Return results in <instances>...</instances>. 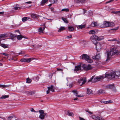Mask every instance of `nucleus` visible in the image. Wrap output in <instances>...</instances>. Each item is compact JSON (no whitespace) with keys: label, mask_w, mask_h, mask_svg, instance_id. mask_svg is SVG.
Segmentation results:
<instances>
[{"label":"nucleus","mask_w":120,"mask_h":120,"mask_svg":"<svg viewBox=\"0 0 120 120\" xmlns=\"http://www.w3.org/2000/svg\"><path fill=\"white\" fill-rule=\"evenodd\" d=\"M120 54V52L118 51L115 47H113L110 49V51H107L105 53V55L107 57L106 61L109 60L111 57L114 55Z\"/></svg>","instance_id":"f257e3e1"},{"label":"nucleus","mask_w":120,"mask_h":120,"mask_svg":"<svg viewBox=\"0 0 120 120\" xmlns=\"http://www.w3.org/2000/svg\"><path fill=\"white\" fill-rule=\"evenodd\" d=\"M105 77L110 79L117 78H120V72H116V73L115 72H113L110 74H106Z\"/></svg>","instance_id":"f03ea898"},{"label":"nucleus","mask_w":120,"mask_h":120,"mask_svg":"<svg viewBox=\"0 0 120 120\" xmlns=\"http://www.w3.org/2000/svg\"><path fill=\"white\" fill-rule=\"evenodd\" d=\"M102 28L111 27L114 26V23L112 22L104 21L102 23H99L98 25Z\"/></svg>","instance_id":"7ed1b4c3"},{"label":"nucleus","mask_w":120,"mask_h":120,"mask_svg":"<svg viewBox=\"0 0 120 120\" xmlns=\"http://www.w3.org/2000/svg\"><path fill=\"white\" fill-rule=\"evenodd\" d=\"M39 112L40 113L39 118L42 120L44 119L45 116L47 114L46 113H45L44 111L42 110H39Z\"/></svg>","instance_id":"20e7f679"},{"label":"nucleus","mask_w":120,"mask_h":120,"mask_svg":"<svg viewBox=\"0 0 120 120\" xmlns=\"http://www.w3.org/2000/svg\"><path fill=\"white\" fill-rule=\"evenodd\" d=\"M82 59L85 60L89 63H91L92 62V60L86 54H83L82 55Z\"/></svg>","instance_id":"39448f33"},{"label":"nucleus","mask_w":120,"mask_h":120,"mask_svg":"<svg viewBox=\"0 0 120 120\" xmlns=\"http://www.w3.org/2000/svg\"><path fill=\"white\" fill-rule=\"evenodd\" d=\"M103 36L98 37L96 35L92 36L90 37L91 39H96L98 41H101L104 39Z\"/></svg>","instance_id":"423d86ee"},{"label":"nucleus","mask_w":120,"mask_h":120,"mask_svg":"<svg viewBox=\"0 0 120 120\" xmlns=\"http://www.w3.org/2000/svg\"><path fill=\"white\" fill-rule=\"evenodd\" d=\"M82 67L84 70L86 71L91 70L92 68L90 64H88V65L83 64L82 66Z\"/></svg>","instance_id":"0eeeda50"},{"label":"nucleus","mask_w":120,"mask_h":120,"mask_svg":"<svg viewBox=\"0 0 120 120\" xmlns=\"http://www.w3.org/2000/svg\"><path fill=\"white\" fill-rule=\"evenodd\" d=\"M86 79L85 78L80 79L79 80L78 82L80 85L81 86L86 82Z\"/></svg>","instance_id":"6e6552de"},{"label":"nucleus","mask_w":120,"mask_h":120,"mask_svg":"<svg viewBox=\"0 0 120 120\" xmlns=\"http://www.w3.org/2000/svg\"><path fill=\"white\" fill-rule=\"evenodd\" d=\"M48 90L47 91V94H48L49 93L50 91H51L52 92H53L54 90L53 89V86L52 85H51L50 87H48Z\"/></svg>","instance_id":"1a4fd4ad"},{"label":"nucleus","mask_w":120,"mask_h":120,"mask_svg":"<svg viewBox=\"0 0 120 120\" xmlns=\"http://www.w3.org/2000/svg\"><path fill=\"white\" fill-rule=\"evenodd\" d=\"M95 45L97 50L98 51H100L101 48V46L100 43L99 42L97 43Z\"/></svg>","instance_id":"9d476101"},{"label":"nucleus","mask_w":120,"mask_h":120,"mask_svg":"<svg viewBox=\"0 0 120 120\" xmlns=\"http://www.w3.org/2000/svg\"><path fill=\"white\" fill-rule=\"evenodd\" d=\"M81 66H81L80 65L75 66V68L74 69V71L77 72L78 71L81 70Z\"/></svg>","instance_id":"9b49d317"},{"label":"nucleus","mask_w":120,"mask_h":120,"mask_svg":"<svg viewBox=\"0 0 120 120\" xmlns=\"http://www.w3.org/2000/svg\"><path fill=\"white\" fill-rule=\"evenodd\" d=\"M45 28V24H44L43 25V27H41L39 29L38 31L39 32L42 33H43V31L44 30Z\"/></svg>","instance_id":"f8f14e48"},{"label":"nucleus","mask_w":120,"mask_h":120,"mask_svg":"<svg viewBox=\"0 0 120 120\" xmlns=\"http://www.w3.org/2000/svg\"><path fill=\"white\" fill-rule=\"evenodd\" d=\"M100 102L102 103H104L105 104H108L111 103H112V101L111 100H109L107 101H101Z\"/></svg>","instance_id":"ddd939ff"},{"label":"nucleus","mask_w":120,"mask_h":120,"mask_svg":"<svg viewBox=\"0 0 120 120\" xmlns=\"http://www.w3.org/2000/svg\"><path fill=\"white\" fill-rule=\"evenodd\" d=\"M96 78L98 81L103 79L104 78V76L103 75L99 76L96 77Z\"/></svg>","instance_id":"4468645a"},{"label":"nucleus","mask_w":120,"mask_h":120,"mask_svg":"<svg viewBox=\"0 0 120 120\" xmlns=\"http://www.w3.org/2000/svg\"><path fill=\"white\" fill-rule=\"evenodd\" d=\"M95 117V119L96 120H103V118L101 116H99L97 117H95Z\"/></svg>","instance_id":"2eb2a0df"},{"label":"nucleus","mask_w":120,"mask_h":120,"mask_svg":"<svg viewBox=\"0 0 120 120\" xmlns=\"http://www.w3.org/2000/svg\"><path fill=\"white\" fill-rule=\"evenodd\" d=\"M86 94L88 95H90L92 93V91L90 89L87 88Z\"/></svg>","instance_id":"dca6fc26"},{"label":"nucleus","mask_w":120,"mask_h":120,"mask_svg":"<svg viewBox=\"0 0 120 120\" xmlns=\"http://www.w3.org/2000/svg\"><path fill=\"white\" fill-rule=\"evenodd\" d=\"M26 93L29 95H32L35 94V92L34 91H26Z\"/></svg>","instance_id":"f3484780"},{"label":"nucleus","mask_w":120,"mask_h":120,"mask_svg":"<svg viewBox=\"0 0 120 120\" xmlns=\"http://www.w3.org/2000/svg\"><path fill=\"white\" fill-rule=\"evenodd\" d=\"M99 23L98 24H97V23L96 22H92L91 24V26H99L98 25H99Z\"/></svg>","instance_id":"a211bd4d"},{"label":"nucleus","mask_w":120,"mask_h":120,"mask_svg":"<svg viewBox=\"0 0 120 120\" xmlns=\"http://www.w3.org/2000/svg\"><path fill=\"white\" fill-rule=\"evenodd\" d=\"M114 84H111L109 85L106 86V87L107 88L110 89H112L114 88Z\"/></svg>","instance_id":"6ab92c4d"},{"label":"nucleus","mask_w":120,"mask_h":120,"mask_svg":"<svg viewBox=\"0 0 120 120\" xmlns=\"http://www.w3.org/2000/svg\"><path fill=\"white\" fill-rule=\"evenodd\" d=\"M66 113L67 115L69 116H74L73 113L72 112H70L69 111H67Z\"/></svg>","instance_id":"aec40b11"},{"label":"nucleus","mask_w":120,"mask_h":120,"mask_svg":"<svg viewBox=\"0 0 120 120\" xmlns=\"http://www.w3.org/2000/svg\"><path fill=\"white\" fill-rule=\"evenodd\" d=\"M31 17L33 18H37L38 17H39V15L34 14H31Z\"/></svg>","instance_id":"412c9836"},{"label":"nucleus","mask_w":120,"mask_h":120,"mask_svg":"<svg viewBox=\"0 0 120 120\" xmlns=\"http://www.w3.org/2000/svg\"><path fill=\"white\" fill-rule=\"evenodd\" d=\"M85 26L86 25L85 24L80 25L78 26L77 28L79 29H81L82 28L85 27Z\"/></svg>","instance_id":"4be33fe9"},{"label":"nucleus","mask_w":120,"mask_h":120,"mask_svg":"<svg viewBox=\"0 0 120 120\" xmlns=\"http://www.w3.org/2000/svg\"><path fill=\"white\" fill-rule=\"evenodd\" d=\"M86 0H75V1L77 3H79L80 2L81 3H83L85 2Z\"/></svg>","instance_id":"5701e85b"},{"label":"nucleus","mask_w":120,"mask_h":120,"mask_svg":"<svg viewBox=\"0 0 120 120\" xmlns=\"http://www.w3.org/2000/svg\"><path fill=\"white\" fill-rule=\"evenodd\" d=\"M8 119L9 120L13 119V120H15L16 119L15 116H9L8 117Z\"/></svg>","instance_id":"b1692460"},{"label":"nucleus","mask_w":120,"mask_h":120,"mask_svg":"<svg viewBox=\"0 0 120 120\" xmlns=\"http://www.w3.org/2000/svg\"><path fill=\"white\" fill-rule=\"evenodd\" d=\"M91 81L94 82H96L98 81L96 77L95 78L92 77L91 78Z\"/></svg>","instance_id":"393cba45"},{"label":"nucleus","mask_w":120,"mask_h":120,"mask_svg":"<svg viewBox=\"0 0 120 120\" xmlns=\"http://www.w3.org/2000/svg\"><path fill=\"white\" fill-rule=\"evenodd\" d=\"M65 29V27L64 26H61L58 30V31L59 32H60L61 31Z\"/></svg>","instance_id":"a878e982"},{"label":"nucleus","mask_w":120,"mask_h":120,"mask_svg":"<svg viewBox=\"0 0 120 120\" xmlns=\"http://www.w3.org/2000/svg\"><path fill=\"white\" fill-rule=\"evenodd\" d=\"M105 93L104 91L102 90H100L98 91V94H104Z\"/></svg>","instance_id":"bb28decb"},{"label":"nucleus","mask_w":120,"mask_h":120,"mask_svg":"<svg viewBox=\"0 0 120 120\" xmlns=\"http://www.w3.org/2000/svg\"><path fill=\"white\" fill-rule=\"evenodd\" d=\"M48 1V0H42V1L41 3V5H44Z\"/></svg>","instance_id":"cd10ccee"},{"label":"nucleus","mask_w":120,"mask_h":120,"mask_svg":"<svg viewBox=\"0 0 120 120\" xmlns=\"http://www.w3.org/2000/svg\"><path fill=\"white\" fill-rule=\"evenodd\" d=\"M34 58H26V62L27 63H29L32 60L34 59Z\"/></svg>","instance_id":"c85d7f7f"},{"label":"nucleus","mask_w":120,"mask_h":120,"mask_svg":"<svg viewBox=\"0 0 120 120\" xmlns=\"http://www.w3.org/2000/svg\"><path fill=\"white\" fill-rule=\"evenodd\" d=\"M90 39L91 40V41L95 45L97 43H98L97 41L96 40V39H91L90 38Z\"/></svg>","instance_id":"c756f323"},{"label":"nucleus","mask_w":120,"mask_h":120,"mask_svg":"<svg viewBox=\"0 0 120 120\" xmlns=\"http://www.w3.org/2000/svg\"><path fill=\"white\" fill-rule=\"evenodd\" d=\"M23 38H24V37L21 35H19L17 36V38L19 40H21Z\"/></svg>","instance_id":"7c9ffc66"},{"label":"nucleus","mask_w":120,"mask_h":120,"mask_svg":"<svg viewBox=\"0 0 120 120\" xmlns=\"http://www.w3.org/2000/svg\"><path fill=\"white\" fill-rule=\"evenodd\" d=\"M89 34H96V32L94 30H91L89 31Z\"/></svg>","instance_id":"2f4dec72"},{"label":"nucleus","mask_w":120,"mask_h":120,"mask_svg":"<svg viewBox=\"0 0 120 120\" xmlns=\"http://www.w3.org/2000/svg\"><path fill=\"white\" fill-rule=\"evenodd\" d=\"M9 96L8 95H3L1 97V98L2 99H5L6 98H8Z\"/></svg>","instance_id":"473e14b6"},{"label":"nucleus","mask_w":120,"mask_h":120,"mask_svg":"<svg viewBox=\"0 0 120 120\" xmlns=\"http://www.w3.org/2000/svg\"><path fill=\"white\" fill-rule=\"evenodd\" d=\"M62 19L64 22L67 23H68V21L67 20V19L64 17H62Z\"/></svg>","instance_id":"72a5a7b5"},{"label":"nucleus","mask_w":120,"mask_h":120,"mask_svg":"<svg viewBox=\"0 0 120 120\" xmlns=\"http://www.w3.org/2000/svg\"><path fill=\"white\" fill-rule=\"evenodd\" d=\"M68 29L70 31H72L74 30V28L72 26L68 27Z\"/></svg>","instance_id":"f704fd0d"},{"label":"nucleus","mask_w":120,"mask_h":120,"mask_svg":"<svg viewBox=\"0 0 120 120\" xmlns=\"http://www.w3.org/2000/svg\"><path fill=\"white\" fill-rule=\"evenodd\" d=\"M29 18L28 17H25L23 18L22 19V21L23 22H24L27 20V19H29Z\"/></svg>","instance_id":"c9c22d12"},{"label":"nucleus","mask_w":120,"mask_h":120,"mask_svg":"<svg viewBox=\"0 0 120 120\" xmlns=\"http://www.w3.org/2000/svg\"><path fill=\"white\" fill-rule=\"evenodd\" d=\"M1 46L4 48H6L8 47L7 45L5 44H1Z\"/></svg>","instance_id":"e433bc0d"},{"label":"nucleus","mask_w":120,"mask_h":120,"mask_svg":"<svg viewBox=\"0 0 120 120\" xmlns=\"http://www.w3.org/2000/svg\"><path fill=\"white\" fill-rule=\"evenodd\" d=\"M8 85H0V87L1 88L8 87Z\"/></svg>","instance_id":"4c0bfd02"},{"label":"nucleus","mask_w":120,"mask_h":120,"mask_svg":"<svg viewBox=\"0 0 120 120\" xmlns=\"http://www.w3.org/2000/svg\"><path fill=\"white\" fill-rule=\"evenodd\" d=\"M31 79H29V78H28L26 79V82L30 83L31 82Z\"/></svg>","instance_id":"58836bf2"},{"label":"nucleus","mask_w":120,"mask_h":120,"mask_svg":"<svg viewBox=\"0 0 120 120\" xmlns=\"http://www.w3.org/2000/svg\"><path fill=\"white\" fill-rule=\"evenodd\" d=\"M61 11L65 12H68L69 11V9L68 8H64L62 9Z\"/></svg>","instance_id":"ea45409f"},{"label":"nucleus","mask_w":120,"mask_h":120,"mask_svg":"<svg viewBox=\"0 0 120 120\" xmlns=\"http://www.w3.org/2000/svg\"><path fill=\"white\" fill-rule=\"evenodd\" d=\"M97 59H98L100 58V55L99 54H98L96 55Z\"/></svg>","instance_id":"a19ab883"},{"label":"nucleus","mask_w":120,"mask_h":120,"mask_svg":"<svg viewBox=\"0 0 120 120\" xmlns=\"http://www.w3.org/2000/svg\"><path fill=\"white\" fill-rule=\"evenodd\" d=\"M2 54L4 55L5 56H7V59L8 58L9 55L8 54L6 53H2Z\"/></svg>","instance_id":"79ce46f5"},{"label":"nucleus","mask_w":120,"mask_h":120,"mask_svg":"<svg viewBox=\"0 0 120 120\" xmlns=\"http://www.w3.org/2000/svg\"><path fill=\"white\" fill-rule=\"evenodd\" d=\"M53 74V73H49V77L50 78H52Z\"/></svg>","instance_id":"37998d69"},{"label":"nucleus","mask_w":120,"mask_h":120,"mask_svg":"<svg viewBox=\"0 0 120 120\" xmlns=\"http://www.w3.org/2000/svg\"><path fill=\"white\" fill-rule=\"evenodd\" d=\"M20 61L22 62H26V59H22L20 60Z\"/></svg>","instance_id":"c03bdc74"},{"label":"nucleus","mask_w":120,"mask_h":120,"mask_svg":"<svg viewBox=\"0 0 120 120\" xmlns=\"http://www.w3.org/2000/svg\"><path fill=\"white\" fill-rule=\"evenodd\" d=\"M71 78L67 77L66 78V79L68 82H69L71 81Z\"/></svg>","instance_id":"a18cd8bd"},{"label":"nucleus","mask_w":120,"mask_h":120,"mask_svg":"<svg viewBox=\"0 0 120 120\" xmlns=\"http://www.w3.org/2000/svg\"><path fill=\"white\" fill-rule=\"evenodd\" d=\"M86 112H88L89 114H90V115L93 114V112L90 111H88L87 110H86Z\"/></svg>","instance_id":"49530a36"},{"label":"nucleus","mask_w":120,"mask_h":120,"mask_svg":"<svg viewBox=\"0 0 120 120\" xmlns=\"http://www.w3.org/2000/svg\"><path fill=\"white\" fill-rule=\"evenodd\" d=\"M118 29V27H116V28L112 29H111V30H112L113 31L114 30H117Z\"/></svg>","instance_id":"de8ad7c7"},{"label":"nucleus","mask_w":120,"mask_h":120,"mask_svg":"<svg viewBox=\"0 0 120 120\" xmlns=\"http://www.w3.org/2000/svg\"><path fill=\"white\" fill-rule=\"evenodd\" d=\"M117 12L118 11H112V13H113L114 14H117Z\"/></svg>","instance_id":"09e8293b"},{"label":"nucleus","mask_w":120,"mask_h":120,"mask_svg":"<svg viewBox=\"0 0 120 120\" xmlns=\"http://www.w3.org/2000/svg\"><path fill=\"white\" fill-rule=\"evenodd\" d=\"M14 9L15 10H18L20 9V8L19 7H15Z\"/></svg>","instance_id":"8fccbe9b"},{"label":"nucleus","mask_w":120,"mask_h":120,"mask_svg":"<svg viewBox=\"0 0 120 120\" xmlns=\"http://www.w3.org/2000/svg\"><path fill=\"white\" fill-rule=\"evenodd\" d=\"M72 92L74 93H75L76 94H78L76 90H73Z\"/></svg>","instance_id":"3c124183"},{"label":"nucleus","mask_w":120,"mask_h":120,"mask_svg":"<svg viewBox=\"0 0 120 120\" xmlns=\"http://www.w3.org/2000/svg\"><path fill=\"white\" fill-rule=\"evenodd\" d=\"M73 84L72 83H70L69 84V86L70 87H71L72 86Z\"/></svg>","instance_id":"603ef678"},{"label":"nucleus","mask_w":120,"mask_h":120,"mask_svg":"<svg viewBox=\"0 0 120 120\" xmlns=\"http://www.w3.org/2000/svg\"><path fill=\"white\" fill-rule=\"evenodd\" d=\"M89 13L90 16L92 15H93V12L91 11H90Z\"/></svg>","instance_id":"864d4df0"},{"label":"nucleus","mask_w":120,"mask_h":120,"mask_svg":"<svg viewBox=\"0 0 120 120\" xmlns=\"http://www.w3.org/2000/svg\"><path fill=\"white\" fill-rule=\"evenodd\" d=\"M113 0H109V1L107 2H106V4H107L108 3H110V2H112V1H113Z\"/></svg>","instance_id":"5fc2aeb1"},{"label":"nucleus","mask_w":120,"mask_h":120,"mask_svg":"<svg viewBox=\"0 0 120 120\" xmlns=\"http://www.w3.org/2000/svg\"><path fill=\"white\" fill-rule=\"evenodd\" d=\"M79 119L80 120H85L83 118L80 117H79Z\"/></svg>","instance_id":"6e6d98bb"},{"label":"nucleus","mask_w":120,"mask_h":120,"mask_svg":"<svg viewBox=\"0 0 120 120\" xmlns=\"http://www.w3.org/2000/svg\"><path fill=\"white\" fill-rule=\"evenodd\" d=\"M67 38H71V37L72 35H70L69 36H67Z\"/></svg>","instance_id":"4d7b16f0"},{"label":"nucleus","mask_w":120,"mask_h":120,"mask_svg":"<svg viewBox=\"0 0 120 120\" xmlns=\"http://www.w3.org/2000/svg\"><path fill=\"white\" fill-rule=\"evenodd\" d=\"M57 71H62L63 70L62 69L60 68H57Z\"/></svg>","instance_id":"13d9d810"},{"label":"nucleus","mask_w":120,"mask_h":120,"mask_svg":"<svg viewBox=\"0 0 120 120\" xmlns=\"http://www.w3.org/2000/svg\"><path fill=\"white\" fill-rule=\"evenodd\" d=\"M30 110L32 112H35V110L33 108H31V109Z\"/></svg>","instance_id":"bf43d9fd"},{"label":"nucleus","mask_w":120,"mask_h":120,"mask_svg":"<svg viewBox=\"0 0 120 120\" xmlns=\"http://www.w3.org/2000/svg\"><path fill=\"white\" fill-rule=\"evenodd\" d=\"M39 76H41V75H38V76L36 77V79H37L38 80L40 78Z\"/></svg>","instance_id":"052dcab7"},{"label":"nucleus","mask_w":120,"mask_h":120,"mask_svg":"<svg viewBox=\"0 0 120 120\" xmlns=\"http://www.w3.org/2000/svg\"><path fill=\"white\" fill-rule=\"evenodd\" d=\"M23 53V52H21L19 53H18L17 54H18L19 55H22V54Z\"/></svg>","instance_id":"680f3d73"},{"label":"nucleus","mask_w":120,"mask_h":120,"mask_svg":"<svg viewBox=\"0 0 120 120\" xmlns=\"http://www.w3.org/2000/svg\"><path fill=\"white\" fill-rule=\"evenodd\" d=\"M119 15H120V11H118L117 12V14Z\"/></svg>","instance_id":"e2e57ef3"},{"label":"nucleus","mask_w":120,"mask_h":120,"mask_svg":"<svg viewBox=\"0 0 120 120\" xmlns=\"http://www.w3.org/2000/svg\"><path fill=\"white\" fill-rule=\"evenodd\" d=\"M26 3L30 4L32 3V2L31 1H29L25 3Z\"/></svg>","instance_id":"0e129e2a"},{"label":"nucleus","mask_w":120,"mask_h":120,"mask_svg":"<svg viewBox=\"0 0 120 120\" xmlns=\"http://www.w3.org/2000/svg\"><path fill=\"white\" fill-rule=\"evenodd\" d=\"M92 58L94 59H97L96 57V56L92 57Z\"/></svg>","instance_id":"69168bd1"},{"label":"nucleus","mask_w":120,"mask_h":120,"mask_svg":"<svg viewBox=\"0 0 120 120\" xmlns=\"http://www.w3.org/2000/svg\"><path fill=\"white\" fill-rule=\"evenodd\" d=\"M43 18L44 19H45L48 20H51V21H52V20L51 19H47L46 18H44V17H43Z\"/></svg>","instance_id":"338daca9"},{"label":"nucleus","mask_w":120,"mask_h":120,"mask_svg":"<svg viewBox=\"0 0 120 120\" xmlns=\"http://www.w3.org/2000/svg\"><path fill=\"white\" fill-rule=\"evenodd\" d=\"M4 13V11L0 12V15H3Z\"/></svg>","instance_id":"774afa93"}]
</instances>
